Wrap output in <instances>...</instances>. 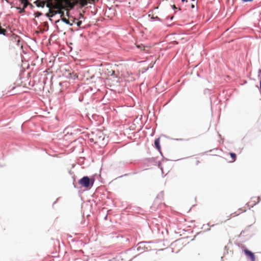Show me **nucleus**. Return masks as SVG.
I'll return each instance as SVG.
<instances>
[{"mask_svg":"<svg viewBox=\"0 0 261 261\" xmlns=\"http://www.w3.org/2000/svg\"><path fill=\"white\" fill-rule=\"evenodd\" d=\"M53 8L55 9L54 7L49 8V13L51 14V16H53L57 13L60 14L61 17L64 15V12L61 10H60V8L57 9V10H53Z\"/></svg>","mask_w":261,"mask_h":261,"instance_id":"nucleus-5","label":"nucleus"},{"mask_svg":"<svg viewBox=\"0 0 261 261\" xmlns=\"http://www.w3.org/2000/svg\"><path fill=\"white\" fill-rule=\"evenodd\" d=\"M243 2H252L253 0H241Z\"/></svg>","mask_w":261,"mask_h":261,"instance_id":"nucleus-16","label":"nucleus"},{"mask_svg":"<svg viewBox=\"0 0 261 261\" xmlns=\"http://www.w3.org/2000/svg\"><path fill=\"white\" fill-rule=\"evenodd\" d=\"M35 4L37 7L43 8L46 4V2L43 1L37 0L35 2Z\"/></svg>","mask_w":261,"mask_h":261,"instance_id":"nucleus-6","label":"nucleus"},{"mask_svg":"<svg viewBox=\"0 0 261 261\" xmlns=\"http://www.w3.org/2000/svg\"><path fill=\"white\" fill-rule=\"evenodd\" d=\"M173 8H176V7H175V6L174 5L173 6Z\"/></svg>","mask_w":261,"mask_h":261,"instance_id":"nucleus-20","label":"nucleus"},{"mask_svg":"<svg viewBox=\"0 0 261 261\" xmlns=\"http://www.w3.org/2000/svg\"><path fill=\"white\" fill-rule=\"evenodd\" d=\"M99 134L100 136H99L98 139V140H96V142H98L100 140H102L104 139V137H103L102 134L101 133H99Z\"/></svg>","mask_w":261,"mask_h":261,"instance_id":"nucleus-11","label":"nucleus"},{"mask_svg":"<svg viewBox=\"0 0 261 261\" xmlns=\"http://www.w3.org/2000/svg\"><path fill=\"white\" fill-rule=\"evenodd\" d=\"M195 163L196 165H198L199 163H200V161H199V160L198 159V158H195Z\"/></svg>","mask_w":261,"mask_h":261,"instance_id":"nucleus-13","label":"nucleus"},{"mask_svg":"<svg viewBox=\"0 0 261 261\" xmlns=\"http://www.w3.org/2000/svg\"><path fill=\"white\" fill-rule=\"evenodd\" d=\"M115 73V71L113 70H112V73H111V75H112Z\"/></svg>","mask_w":261,"mask_h":261,"instance_id":"nucleus-17","label":"nucleus"},{"mask_svg":"<svg viewBox=\"0 0 261 261\" xmlns=\"http://www.w3.org/2000/svg\"><path fill=\"white\" fill-rule=\"evenodd\" d=\"M230 155L232 159L231 162H234L236 159V154L234 153H230Z\"/></svg>","mask_w":261,"mask_h":261,"instance_id":"nucleus-10","label":"nucleus"},{"mask_svg":"<svg viewBox=\"0 0 261 261\" xmlns=\"http://www.w3.org/2000/svg\"><path fill=\"white\" fill-rule=\"evenodd\" d=\"M138 48L143 50L144 49V46L143 45H137V46Z\"/></svg>","mask_w":261,"mask_h":261,"instance_id":"nucleus-14","label":"nucleus"},{"mask_svg":"<svg viewBox=\"0 0 261 261\" xmlns=\"http://www.w3.org/2000/svg\"><path fill=\"white\" fill-rule=\"evenodd\" d=\"M247 208L246 207H243L238 209V211L235 212V216H238L247 211Z\"/></svg>","mask_w":261,"mask_h":261,"instance_id":"nucleus-7","label":"nucleus"},{"mask_svg":"<svg viewBox=\"0 0 261 261\" xmlns=\"http://www.w3.org/2000/svg\"><path fill=\"white\" fill-rule=\"evenodd\" d=\"M259 201V197L257 196L252 197L250 201L247 203V205L248 209L251 207H253Z\"/></svg>","mask_w":261,"mask_h":261,"instance_id":"nucleus-3","label":"nucleus"},{"mask_svg":"<svg viewBox=\"0 0 261 261\" xmlns=\"http://www.w3.org/2000/svg\"><path fill=\"white\" fill-rule=\"evenodd\" d=\"M48 2L46 4V6L51 8L54 7L55 9H59L61 6L62 0H48Z\"/></svg>","mask_w":261,"mask_h":261,"instance_id":"nucleus-2","label":"nucleus"},{"mask_svg":"<svg viewBox=\"0 0 261 261\" xmlns=\"http://www.w3.org/2000/svg\"><path fill=\"white\" fill-rule=\"evenodd\" d=\"M160 139L159 138H158V139H156L154 141V145L155 146V147L156 148V149L160 151V149H161V146L160 145Z\"/></svg>","mask_w":261,"mask_h":261,"instance_id":"nucleus-8","label":"nucleus"},{"mask_svg":"<svg viewBox=\"0 0 261 261\" xmlns=\"http://www.w3.org/2000/svg\"><path fill=\"white\" fill-rule=\"evenodd\" d=\"M82 24V21H79L77 22V25L78 26H80Z\"/></svg>","mask_w":261,"mask_h":261,"instance_id":"nucleus-15","label":"nucleus"},{"mask_svg":"<svg viewBox=\"0 0 261 261\" xmlns=\"http://www.w3.org/2000/svg\"><path fill=\"white\" fill-rule=\"evenodd\" d=\"M62 20L63 21H64V22H65L67 24H69V20L66 19V18H64V17H63L62 18Z\"/></svg>","mask_w":261,"mask_h":261,"instance_id":"nucleus-12","label":"nucleus"},{"mask_svg":"<svg viewBox=\"0 0 261 261\" xmlns=\"http://www.w3.org/2000/svg\"><path fill=\"white\" fill-rule=\"evenodd\" d=\"M243 251L247 258L250 259V261L255 260V256L253 252H252L251 251H249L247 249H244Z\"/></svg>","mask_w":261,"mask_h":261,"instance_id":"nucleus-4","label":"nucleus"},{"mask_svg":"<svg viewBox=\"0 0 261 261\" xmlns=\"http://www.w3.org/2000/svg\"><path fill=\"white\" fill-rule=\"evenodd\" d=\"M22 4H23V9L25 8L29 5V3L28 0H19Z\"/></svg>","mask_w":261,"mask_h":261,"instance_id":"nucleus-9","label":"nucleus"},{"mask_svg":"<svg viewBox=\"0 0 261 261\" xmlns=\"http://www.w3.org/2000/svg\"><path fill=\"white\" fill-rule=\"evenodd\" d=\"M194 4H192V5H191V7L192 8H194Z\"/></svg>","mask_w":261,"mask_h":261,"instance_id":"nucleus-18","label":"nucleus"},{"mask_svg":"<svg viewBox=\"0 0 261 261\" xmlns=\"http://www.w3.org/2000/svg\"><path fill=\"white\" fill-rule=\"evenodd\" d=\"M94 182L93 178L90 179L88 176H84L79 180V183L83 187L89 188L93 186Z\"/></svg>","mask_w":261,"mask_h":261,"instance_id":"nucleus-1","label":"nucleus"},{"mask_svg":"<svg viewBox=\"0 0 261 261\" xmlns=\"http://www.w3.org/2000/svg\"><path fill=\"white\" fill-rule=\"evenodd\" d=\"M186 0H181L182 2H184Z\"/></svg>","mask_w":261,"mask_h":261,"instance_id":"nucleus-19","label":"nucleus"}]
</instances>
